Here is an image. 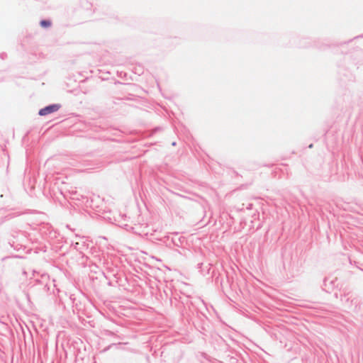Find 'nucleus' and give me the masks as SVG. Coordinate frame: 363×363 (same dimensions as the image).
<instances>
[{
	"label": "nucleus",
	"mask_w": 363,
	"mask_h": 363,
	"mask_svg": "<svg viewBox=\"0 0 363 363\" xmlns=\"http://www.w3.org/2000/svg\"><path fill=\"white\" fill-rule=\"evenodd\" d=\"M60 108V105L59 104H52L49 105L42 109L39 111V115L40 116H46L50 113H54L57 111Z\"/></svg>",
	"instance_id": "1"
},
{
	"label": "nucleus",
	"mask_w": 363,
	"mask_h": 363,
	"mask_svg": "<svg viewBox=\"0 0 363 363\" xmlns=\"http://www.w3.org/2000/svg\"><path fill=\"white\" fill-rule=\"evenodd\" d=\"M40 26L44 28H48V27L50 26V25H51L50 21H48V20H43L40 21Z\"/></svg>",
	"instance_id": "2"
}]
</instances>
